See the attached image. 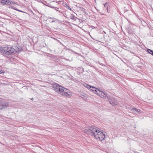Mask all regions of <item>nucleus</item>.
<instances>
[{"label": "nucleus", "mask_w": 153, "mask_h": 153, "mask_svg": "<svg viewBox=\"0 0 153 153\" xmlns=\"http://www.w3.org/2000/svg\"><path fill=\"white\" fill-rule=\"evenodd\" d=\"M56 92L65 97H69L72 96L71 93L69 89L64 88L61 85Z\"/></svg>", "instance_id": "f03ea898"}, {"label": "nucleus", "mask_w": 153, "mask_h": 153, "mask_svg": "<svg viewBox=\"0 0 153 153\" xmlns=\"http://www.w3.org/2000/svg\"><path fill=\"white\" fill-rule=\"evenodd\" d=\"M138 153H139V152H138Z\"/></svg>", "instance_id": "c85d7f7f"}, {"label": "nucleus", "mask_w": 153, "mask_h": 153, "mask_svg": "<svg viewBox=\"0 0 153 153\" xmlns=\"http://www.w3.org/2000/svg\"><path fill=\"white\" fill-rule=\"evenodd\" d=\"M84 86L85 87H86L88 89H90V88H91V86L88 84H85V85Z\"/></svg>", "instance_id": "2eb2a0df"}, {"label": "nucleus", "mask_w": 153, "mask_h": 153, "mask_svg": "<svg viewBox=\"0 0 153 153\" xmlns=\"http://www.w3.org/2000/svg\"><path fill=\"white\" fill-rule=\"evenodd\" d=\"M33 98H32V99H31V100H33Z\"/></svg>", "instance_id": "cd10ccee"}, {"label": "nucleus", "mask_w": 153, "mask_h": 153, "mask_svg": "<svg viewBox=\"0 0 153 153\" xmlns=\"http://www.w3.org/2000/svg\"><path fill=\"white\" fill-rule=\"evenodd\" d=\"M70 18L71 19L73 20H76V17L74 15L71 14L70 16Z\"/></svg>", "instance_id": "f8f14e48"}, {"label": "nucleus", "mask_w": 153, "mask_h": 153, "mask_svg": "<svg viewBox=\"0 0 153 153\" xmlns=\"http://www.w3.org/2000/svg\"><path fill=\"white\" fill-rule=\"evenodd\" d=\"M61 13L62 14L63 16H64L65 17L66 16V13H65V12L64 11H62V10L61 11V12L60 13Z\"/></svg>", "instance_id": "dca6fc26"}, {"label": "nucleus", "mask_w": 153, "mask_h": 153, "mask_svg": "<svg viewBox=\"0 0 153 153\" xmlns=\"http://www.w3.org/2000/svg\"><path fill=\"white\" fill-rule=\"evenodd\" d=\"M56 19H55V18H54L53 19V20L52 21V22H55L56 21Z\"/></svg>", "instance_id": "5701e85b"}, {"label": "nucleus", "mask_w": 153, "mask_h": 153, "mask_svg": "<svg viewBox=\"0 0 153 153\" xmlns=\"http://www.w3.org/2000/svg\"><path fill=\"white\" fill-rule=\"evenodd\" d=\"M15 48L16 49L13 48L12 47L7 46L4 47L1 50V51L3 54L9 55H11L13 53L17 52V49L18 48L19 49V48L18 47Z\"/></svg>", "instance_id": "f257e3e1"}, {"label": "nucleus", "mask_w": 153, "mask_h": 153, "mask_svg": "<svg viewBox=\"0 0 153 153\" xmlns=\"http://www.w3.org/2000/svg\"><path fill=\"white\" fill-rule=\"evenodd\" d=\"M19 11H20V12H23V11H21L20 10H19Z\"/></svg>", "instance_id": "b1692460"}, {"label": "nucleus", "mask_w": 153, "mask_h": 153, "mask_svg": "<svg viewBox=\"0 0 153 153\" xmlns=\"http://www.w3.org/2000/svg\"><path fill=\"white\" fill-rule=\"evenodd\" d=\"M94 136L97 139L101 141L104 140H105V139L106 138L105 137V134L99 130L97 133H96Z\"/></svg>", "instance_id": "7ed1b4c3"}, {"label": "nucleus", "mask_w": 153, "mask_h": 153, "mask_svg": "<svg viewBox=\"0 0 153 153\" xmlns=\"http://www.w3.org/2000/svg\"><path fill=\"white\" fill-rule=\"evenodd\" d=\"M107 99L108 100L110 103L111 105H114L116 104V101L114 99L109 96L108 97Z\"/></svg>", "instance_id": "0eeeda50"}, {"label": "nucleus", "mask_w": 153, "mask_h": 153, "mask_svg": "<svg viewBox=\"0 0 153 153\" xmlns=\"http://www.w3.org/2000/svg\"><path fill=\"white\" fill-rule=\"evenodd\" d=\"M58 1V2H61V1Z\"/></svg>", "instance_id": "393cba45"}, {"label": "nucleus", "mask_w": 153, "mask_h": 153, "mask_svg": "<svg viewBox=\"0 0 153 153\" xmlns=\"http://www.w3.org/2000/svg\"><path fill=\"white\" fill-rule=\"evenodd\" d=\"M51 8H53L54 10H56L59 13H61V11L62 10L61 8H57L56 7H51Z\"/></svg>", "instance_id": "9d476101"}, {"label": "nucleus", "mask_w": 153, "mask_h": 153, "mask_svg": "<svg viewBox=\"0 0 153 153\" xmlns=\"http://www.w3.org/2000/svg\"><path fill=\"white\" fill-rule=\"evenodd\" d=\"M6 4L7 5H10V4H11V2L9 0H6Z\"/></svg>", "instance_id": "4468645a"}, {"label": "nucleus", "mask_w": 153, "mask_h": 153, "mask_svg": "<svg viewBox=\"0 0 153 153\" xmlns=\"http://www.w3.org/2000/svg\"><path fill=\"white\" fill-rule=\"evenodd\" d=\"M90 89L93 91H95V94H97V89L94 87L91 86V88H90Z\"/></svg>", "instance_id": "9b49d317"}, {"label": "nucleus", "mask_w": 153, "mask_h": 153, "mask_svg": "<svg viewBox=\"0 0 153 153\" xmlns=\"http://www.w3.org/2000/svg\"><path fill=\"white\" fill-rule=\"evenodd\" d=\"M4 73V72L2 70H0V74H2V73Z\"/></svg>", "instance_id": "412c9836"}, {"label": "nucleus", "mask_w": 153, "mask_h": 153, "mask_svg": "<svg viewBox=\"0 0 153 153\" xmlns=\"http://www.w3.org/2000/svg\"><path fill=\"white\" fill-rule=\"evenodd\" d=\"M62 5L63 6L66 7H67V6H68L67 3H63Z\"/></svg>", "instance_id": "a211bd4d"}, {"label": "nucleus", "mask_w": 153, "mask_h": 153, "mask_svg": "<svg viewBox=\"0 0 153 153\" xmlns=\"http://www.w3.org/2000/svg\"><path fill=\"white\" fill-rule=\"evenodd\" d=\"M152 55H153V53H152Z\"/></svg>", "instance_id": "bb28decb"}, {"label": "nucleus", "mask_w": 153, "mask_h": 153, "mask_svg": "<svg viewBox=\"0 0 153 153\" xmlns=\"http://www.w3.org/2000/svg\"><path fill=\"white\" fill-rule=\"evenodd\" d=\"M97 94L101 98L104 99H106L109 96V95H108L106 93L101 91L99 89H97Z\"/></svg>", "instance_id": "20e7f679"}, {"label": "nucleus", "mask_w": 153, "mask_h": 153, "mask_svg": "<svg viewBox=\"0 0 153 153\" xmlns=\"http://www.w3.org/2000/svg\"><path fill=\"white\" fill-rule=\"evenodd\" d=\"M8 105V103L0 100V109L7 108Z\"/></svg>", "instance_id": "423d86ee"}, {"label": "nucleus", "mask_w": 153, "mask_h": 153, "mask_svg": "<svg viewBox=\"0 0 153 153\" xmlns=\"http://www.w3.org/2000/svg\"><path fill=\"white\" fill-rule=\"evenodd\" d=\"M152 55H153V53H152Z\"/></svg>", "instance_id": "a878e982"}, {"label": "nucleus", "mask_w": 153, "mask_h": 153, "mask_svg": "<svg viewBox=\"0 0 153 153\" xmlns=\"http://www.w3.org/2000/svg\"><path fill=\"white\" fill-rule=\"evenodd\" d=\"M68 9L70 10H71V8L68 6H67L66 7Z\"/></svg>", "instance_id": "4be33fe9"}, {"label": "nucleus", "mask_w": 153, "mask_h": 153, "mask_svg": "<svg viewBox=\"0 0 153 153\" xmlns=\"http://www.w3.org/2000/svg\"><path fill=\"white\" fill-rule=\"evenodd\" d=\"M6 0H2L1 2L3 4H6Z\"/></svg>", "instance_id": "f3484780"}, {"label": "nucleus", "mask_w": 153, "mask_h": 153, "mask_svg": "<svg viewBox=\"0 0 153 153\" xmlns=\"http://www.w3.org/2000/svg\"><path fill=\"white\" fill-rule=\"evenodd\" d=\"M60 86V85L57 83H55L52 85V87L53 89L56 92H57Z\"/></svg>", "instance_id": "6e6552de"}, {"label": "nucleus", "mask_w": 153, "mask_h": 153, "mask_svg": "<svg viewBox=\"0 0 153 153\" xmlns=\"http://www.w3.org/2000/svg\"><path fill=\"white\" fill-rule=\"evenodd\" d=\"M12 8L13 9H14L16 10H18V11H19V10H17L16 7H15L13 6L12 7Z\"/></svg>", "instance_id": "6ab92c4d"}, {"label": "nucleus", "mask_w": 153, "mask_h": 153, "mask_svg": "<svg viewBox=\"0 0 153 153\" xmlns=\"http://www.w3.org/2000/svg\"><path fill=\"white\" fill-rule=\"evenodd\" d=\"M147 51L149 53H150L151 54H152V53H153V51H152L150 49H148L147 50Z\"/></svg>", "instance_id": "ddd939ff"}, {"label": "nucleus", "mask_w": 153, "mask_h": 153, "mask_svg": "<svg viewBox=\"0 0 153 153\" xmlns=\"http://www.w3.org/2000/svg\"><path fill=\"white\" fill-rule=\"evenodd\" d=\"M131 111L133 112H134L136 114H140V111L139 109L136 108H133L131 109Z\"/></svg>", "instance_id": "1a4fd4ad"}, {"label": "nucleus", "mask_w": 153, "mask_h": 153, "mask_svg": "<svg viewBox=\"0 0 153 153\" xmlns=\"http://www.w3.org/2000/svg\"><path fill=\"white\" fill-rule=\"evenodd\" d=\"M107 3H105L104 4V6L105 7V8H107V9H108V7L106 5L107 4Z\"/></svg>", "instance_id": "aec40b11"}, {"label": "nucleus", "mask_w": 153, "mask_h": 153, "mask_svg": "<svg viewBox=\"0 0 153 153\" xmlns=\"http://www.w3.org/2000/svg\"><path fill=\"white\" fill-rule=\"evenodd\" d=\"M88 129L90 132L93 134L94 136L95 135L96 133H97L99 130L97 129V128H95L94 126L89 127Z\"/></svg>", "instance_id": "39448f33"}]
</instances>
